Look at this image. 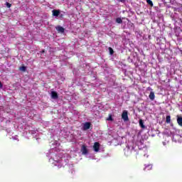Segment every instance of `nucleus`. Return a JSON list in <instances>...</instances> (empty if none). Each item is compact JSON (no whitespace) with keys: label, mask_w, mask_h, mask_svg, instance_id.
Instances as JSON below:
<instances>
[{"label":"nucleus","mask_w":182,"mask_h":182,"mask_svg":"<svg viewBox=\"0 0 182 182\" xmlns=\"http://www.w3.org/2000/svg\"><path fill=\"white\" fill-rule=\"evenodd\" d=\"M122 119L124 120V122H129V114L127 110L122 112Z\"/></svg>","instance_id":"1"},{"label":"nucleus","mask_w":182,"mask_h":182,"mask_svg":"<svg viewBox=\"0 0 182 182\" xmlns=\"http://www.w3.org/2000/svg\"><path fill=\"white\" fill-rule=\"evenodd\" d=\"M93 149L94 151H96L97 153V151L100 150V144L99 142H95L93 145Z\"/></svg>","instance_id":"2"},{"label":"nucleus","mask_w":182,"mask_h":182,"mask_svg":"<svg viewBox=\"0 0 182 182\" xmlns=\"http://www.w3.org/2000/svg\"><path fill=\"white\" fill-rule=\"evenodd\" d=\"M81 151L82 154H87V153H89V150H87V146H86V145H82L81 147Z\"/></svg>","instance_id":"3"},{"label":"nucleus","mask_w":182,"mask_h":182,"mask_svg":"<svg viewBox=\"0 0 182 182\" xmlns=\"http://www.w3.org/2000/svg\"><path fill=\"white\" fill-rule=\"evenodd\" d=\"M51 97L52 99L56 100L58 99L59 95H58V92L55 91L51 92Z\"/></svg>","instance_id":"4"},{"label":"nucleus","mask_w":182,"mask_h":182,"mask_svg":"<svg viewBox=\"0 0 182 182\" xmlns=\"http://www.w3.org/2000/svg\"><path fill=\"white\" fill-rule=\"evenodd\" d=\"M90 122H85L83 125V130H89L90 129Z\"/></svg>","instance_id":"5"},{"label":"nucleus","mask_w":182,"mask_h":182,"mask_svg":"<svg viewBox=\"0 0 182 182\" xmlns=\"http://www.w3.org/2000/svg\"><path fill=\"white\" fill-rule=\"evenodd\" d=\"M56 31H58V32H60L61 33H63V32H65V28L60 26H58L55 28Z\"/></svg>","instance_id":"6"},{"label":"nucleus","mask_w":182,"mask_h":182,"mask_svg":"<svg viewBox=\"0 0 182 182\" xmlns=\"http://www.w3.org/2000/svg\"><path fill=\"white\" fill-rule=\"evenodd\" d=\"M60 14V10H53V16H59Z\"/></svg>","instance_id":"7"},{"label":"nucleus","mask_w":182,"mask_h":182,"mask_svg":"<svg viewBox=\"0 0 182 182\" xmlns=\"http://www.w3.org/2000/svg\"><path fill=\"white\" fill-rule=\"evenodd\" d=\"M149 97L150 100H154V99L156 97V95H154V92H151L149 95Z\"/></svg>","instance_id":"8"},{"label":"nucleus","mask_w":182,"mask_h":182,"mask_svg":"<svg viewBox=\"0 0 182 182\" xmlns=\"http://www.w3.org/2000/svg\"><path fill=\"white\" fill-rule=\"evenodd\" d=\"M177 123L178 126H181V127H182V117H177Z\"/></svg>","instance_id":"9"},{"label":"nucleus","mask_w":182,"mask_h":182,"mask_svg":"<svg viewBox=\"0 0 182 182\" xmlns=\"http://www.w3.org/2000/svg\"><path fill=\"white\" fill-rule=\"evenodd\" d=\"M139 126L141 129H146V125L144 124L143 119H139Z\"/></svg>","instance_id":"10"},{"label":"nucleus","mask_w":182,"mask_h":182,"mask_svg":"<svg viewBox=\"0 0 182 182\" xmlns=\"http://www.w3.org/2000/svg\"><path fill=\"white\" fill-rule=\"evenodd\" d=\"M166 123L168 124L171 123V117L170 115L166 116Z\"/></svg>","instance_id":"11"},{"label":"nucleus","mask_w":182,"mask_h":182,"mask_svg":"<svg viewBox=\"0 0 182 182\" xmlns=\"http://www.w3.org/2000/svg\"><path fill=\"white\" fill-rule=\"evenodd\" d=\"M151 168H153V166L151 165H148L147 166H146L144 170V171H147V170H151Z\"/></svg>","instance_id":"12"},{"label":"nucleus","mask_w":182,"mask_h":182,"mask_svg":"<svg viewBox=\"0 0 182 182\" xmlns=\"http://www.w3.org/2000/svg\"><path fill=\"white\" fill-rule=\"evenodd\" d=\"M117 23H123V20L121 18L118 17L116 18Z\"/></svg>","instance_id":"13"},{"label":"nucleus","mask_w":182,"mask_h":182,"mask_svg":"<svg viewBox=\"0 0 182 182\" xmlns=\"http://www.w3.org/2000/svg\"><path fill=\"white\" fill-rule=\"evenodd\" d=\"M108 50L109 52V55H113V53H114V50H113V48H112V47H109Z\"/></svg>","instance_id":"14"},{"label":"nucleus","mask_w":182,"mask_h":182,"mask_svg":"<svg viewBox=\"0 0 182 182\" xmlns=\"http://www.w3.org/2000/svg\"><path fill=\"white\" fill-rule=\"evenodd\" d=\"M146 3L148 5H150V6H153V1L151 0H146Z\"/></svg>","instance_id":"15"},{"label":"nucleus","mask_w":182,"mask_h":182,"mask_svg":"<svg viewBox=\"0 0 182 182\" xmlns=\"http://www.w3.org/2000/svg\"><path fill=\"white\" fill-rule=\"evenodd\" d=\"M19 70H22V72H26V67H25V66H21V67H20Z\"/></svg>","instance_id":"16"},{"label":"nucleus","mask_w":182,"mask_h":182,"mask_svg":"<svg viewBox=\"0 0 182 182\" xmlns=\"http://www.w3.org/2000/svg\"><path fill=\"white\" fill-rule=\"evenodd\" d=\"M107 120H108L109 122H112L113 117H112V115H109V117L107 119Z\"/></svg>","instance_id":"17"},{"label":"nucleus","mask_w":182,"mask_h":182,"mask_svg":"<svg viewBox=\"0 0 182 182\" xmlns=\"http://www.w3.org/2000/svg\"><path fill=\"white\" fill-rule=\"evenodd\" d=\"M6 6H7V8H11V6H12V4H9V2H6Z\"/></svg>","instance_id":"18"},{"label":"nucleus","mask_w":182,"mask_h":182,"mask_svg":"<svg viewBox=\"0 0 182 182\" xmlns=\"http://www.w3.org/2000/svg\"><path fill=\"white\" fill-rule=\"evenodd\" d=\"M118 2H125L126 0H117Z\"/></svg>","instance_id":"19"},{"label":"nucleus","mask_w":182,"mask_h":182,"mask_svg":"<svg viewBox=\"0 0 182 182\" xmlns=\"http://www.w3.org/2000/svg\"><path fill=\"white\" fill-rule=\"evenodd\" d=\"M41 53H45V50H43L41 51Z\"/></svg>","instance_id":"20"},{"label":"nucleus","mask_w":182,"mask_h":182,"mask_svg":"<svg viewBox=\"0 0 182 182\" xmlns=\"http://www.w3.org/2000/svg\"><path fill=\"white\" fill-rule=\"evenodd\" d=\"M0 87H2V83L0 82Z\"/></svg>","instance_id":"21"}]
</instances>
